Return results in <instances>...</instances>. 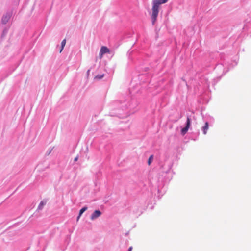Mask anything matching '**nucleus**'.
<instances>
[{"label":"nucleus","mask_w":251,"mask_h":251,"mask_svg":"<svg viewBox=\"0 0 251 251\" xmlns=\"http://www.w3.org/2000/svg\"><path fill=\"white\" fill-rule=\"evenodd\" d=\"M153 155H151L149 159H148V163L149 165H150L151 163V162L152 161V160H153Z\"/></svg>","instance_id":"9d476101"},{"label":"nucleus","mask_w":251,"mask_h":251,"mask_svg":"<svg viewBox=\"0 0 251 251\" xmlns=\"http://www.w3.org/2000/svg\"><path fill=\"white\" fill-rule=\"evenodd\" d=\"M9 16H3L2 18V22L3 23V24H6V22L8 21V20H9Z\"/></svg>","instance_id":"6e6552de"},{"label":"nucleus","mask_w":251,"mask_h":251,"mask_svg":"<svg viewBox=\"0 0 251 251\" xmlns=\"http://www.w3.org/2000/svg\"><path fill=\"white\" fill-rule=\"evenodd\" d=\"M190 123H191L190 118L188 117L187 118V122H186V126L185 127H184L183 128H182L181 129V133L183 135L185 134L186 133V132L188 131V130L190 127Z\"/></svg>","instance_id":"7ed1b4c3"},{"label":"nucleus","mask_w":251,"mask_h":251,"mask_svg":"<svg viewBox=\"0 0 251 251\" xmlns=\"http://www.w3.org/2000/svg\"><path fill=\"white\" fill-rule=\"evenodd\" d=\"M104 76V75L102 74V75H96L95 77V79H101L102 78H103V77Z\"/></svg>","instance_id":"9b49d317"},{"label":"nucleus","mask_w":251,"mask_h":251,"mask_svg":"<svg viewBox=\"0 0 251 251\" xmlns=\"http://www.w3.org/2000/svg\"><path fill=\"white\" fill-rule=\"evenodd\" d=\"M132 250V247H130L129 249H128V251H131Z\"/></svg>","instance_id":"ddd939ff"},{"label":"nucleus","mask_w":251,"mask_h":251,"mask_svg":"<svg viewBox=\"0 0 251 251\" xmlns=\"http://www.w3.org/2000/svg\"><path fill=\"white\" fill-rule=\"evenodd\" d=\"M109 53H110L109 49L106 46H102L99 53L100 58L101 59L104 54Z\"/></svg>","instance_id":"f03ea898"},{"label":"nucleus","mask_w":251,"mask_h":251,"mask_svg":"<svg viewBox=\"0 0 251 251\" xmlns=\"http://www.w3.org/2000/svg\"><path fill=\"white\" fill-rule=\"evenodd\" d=\"M47 203V201H41V202L40 203L39 205H38V210H41L43 209V207L44 206V205L46 204Z\"/></svg>","instance_id":"423d86ee"},{"label":"nucleus","mask_w":251,"mask_h":251,"mask_svg":"<svg viewBox=\"0 0 251 251\" xmlns=\"http://www.w3.org/2000/svg\"><path fill=\"white\" fill-rule=\"evenodd\" d=\"M168 0H152V13L151 18L152 20V25H154L156 21L157 18L159 13V6L165 3Z\"/></svg>","instance_id":"f257e3e1"},{"label":"nucleus","mask_w":251,"mask_h":251,"mask_svg":"<svg viewBox=\"0 0 251 251\" xmlns=\"http://www.w3.org/2000/svg\"><path fill=\"white\" fill-rule=\"evenodd\" d=\"M209 128V124L207 122H205V125L202 127V129L204 135L207 133V131Z\"/></svg>","instance_id":"39448f33"},{"label":"nucleus","mask_w":251,"mask_h":251,"mask_svg":"<svg viewBox=\"0 0 251 251\" xmlns=\"http://www.w3.org/2000/svg\"><path fill=\"white\" fill-rule=\"evenodd\" d=\"M78 159V156H77L75 158V159H74L75 161H77Z\"/></svg>","instance_id":"f8f14e48"},{"label":"nucleus","mask_w":251,"mask_h":251,"mask_svg":"<svg viewBox=\"0 0 251 251\" xmlns=\"http://www.w3.org/2000/svg\"><path fill=\"white\" fill-rule=\"evenodd\" d=\"M65 45H66V39H64V40H63V41L61 42V49L60 50V52H62Z\"/></svg>","instance_id":"1a4fd4ad"},{"label":"nucleus","mask_w":251,"mask_h":251,"mask_svg":"<svg viewBox=\"0 0 251 251\" xmlns=\"http://www.w3.org/2000/svg\"><path fill=\"white\" fill-rule=\"evenodd\" d=\"M87 209V207H83L79 211V215L77 217V220L78 221L81 215L83 214V213Z\"/></svg>","instance_id":"0eeeda50"},{"label":"nucleus","mask_w":251,"mask_h":251,"mask_svg":"<svg viewBox=\"0 0 251 251\" xmlns=\"http://www.w3.org/2000/svg\"><path fill=\"white\" fill-rule=\"evenodd\" d=\"M101 213L100 210H95L93 213L91 215V220H94L96 218L100 217L101 215Z\"/></svg>","instance_id":"20e7f679"}]
</instances>
